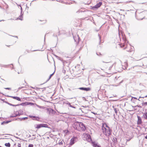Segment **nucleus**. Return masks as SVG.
<instances>
[{"mask_svg":"<svg viewBox=\"0 0 147 147\" xmlns=\"http://www.w3.org/2000/svg\"><path fill=\"white\" fill-rule=\"evenodd\" d=\"M119 36L120 41L121 42L119 44L120 47H125L124 49H126L127 51L131 52V47L130 45L127 44L128 41L126 39L125 34L122 32L121 33L119 32Z\"/></svg>","mask_w":147,"mask_h":147,"instance_id":"nucleus-1","label":"nucleus"},{"mask_svg":"<svg viewBox=\"0 0 147 147\" xmlns=\"http://www.w3.org/2000/svg\"><path fill=\"white\" fill-rule=\"evenodd\" d=\"M73 126L74 129L79 131H84L86 129L85 126L82 122H76L73 124Z\"/></svg>","mask_w":147,"mask_h":147,"instance_id":"nucleus-2","label":"nucleus"},{"mask_svg":"<svg viewBox=\"0 0 147 147\" xmlns=\"http://www.w3.org/2000/svg\"><path fill=\"white\" fill-rule=\"evenodd\" d=\"M106 128L103 125L102 127V130L103 134L106 136H109L111 134L112 131L107 125L105 124Z\"/></svg>","mask_w":147,"mask_h":147,"instance_id":"nucleus-3","label":"nucleus"},{"mask_svg":"<svg viewBox=\"0 0 147 147\" xmlns=\"http://www.w3.org/2000/svg\"><path fill=\"white\" fill-rule=\"evenodd\" d=\"M103 63H108L107 65L109 66V70H111V72L113 73H114V65L115 64V63L112 62H105V61H102Z\"/></svg>","mask_w":147,"mask_h":147,"instance_id":"nucleus-4","label":"nucleus"},{"mask_svg":"<svg viewBox=\"0 0 147 147\" xmlns=\"http://www.w3.org/2000/svg\"><path fill=\"white\" fill-rule=\"evenodd\" d=\"M46 109L47 110V113L49 115H53L56 112L50 108H46Z\"/></svg>","mask_w":147,"mask_h":147,"instance_id":"nucleus-5","label":"nucleus"},{"mask_svg":"<svg viewBox=\"0 0 147 147\" xmlns=\"http://www.w3.org/2000/svg\"><path fill=\"white\" fill-rule=\"evenodd\" d=\"M35 127L37 129H39L42 127H48V125L47 124L42 123L36 125Z\"/></svg>","mask_w":147,"mask_h":147,"instance_id":"nucleus-6","label":"nucleus"},{"mask_svg":"<svg viewBox=\"0 0 147 147\" xmlns=\"http://www.w3.org/2000/svg\"><path fill=\"white\" fill-rule=\"evenodd\" d=\"M73 38L75 41L76 43H78L79 41L80 38L78 35L76 34L75 35H73Z\"/></svg>","mask_w":147,"mask_h":147,"instance_id":"nucleus-7","label":"nucleus"},{"mask_svg":"<svg viewBox=\"0 0 147 147\" xmlns=\"http://www.w3.org/2000/svg\"><path fill=\"white\" fill-rule=\"evenodd\" d=\"M77 140V138L76 137L72 138L71 140V141L69 143V145L71 146L73 145L75 143V142H76Z\"/></svg>","mask_w":147,"mask_h":147,"instance_id":"nucleus-8","label":"nucleus"},{"mask_svg":"<svg viewBox=\"0 0 147 147\" xmlns=\"http://www.w3.org/2000/svg\"><path fill=\"white\" fill-rule=\"evenodd\" d=\"M102 4V3L101 2H99L98 3H97L94 6L92 7L93 9L94 10V9H97Z\"/></svg>","mask_w":147,"mask_h":147,"instance_id":"nucleus-9","label":"nucleus"},{"mask_svg":"<svg viewBox=\"0 0 147 147\" xmlns=\"http://www.w3.org/2000/svg\"><path fill=\"white\" fill-rule=\"evenodd\" d=\"M78 89L81 90H85L86 91H90L91 90L90 88L80 87Z\"/></svg>","mask_w":147,"mask_h":147,"instance_id":"nucleus-10","label":"nucleus"},{"mask_svg":"<svg viewBox=\"0 0 147 147\" xmlns=\"http://www.w3.org/2000/svg\"><path fill=\"white\" fill-rule=\"evenodd\" d=\"M134 11V12H133V13H135V17L138 20H142L143 19H144V17L143 18H137V14H136V13H137V11H135L134 10H128V11Z\"/></svg>","mask_w":147,"mask_h":147,"instance_id":"nucleus-11","label":"nucleus"},{"mask_svg":"<svg viewBox=\"0 0 147 147\" xmlns=\"http://www.w3.org/2000/svg\"><path fill=\"white\" fill-rule=\"evenodd\" d=\"M113 107L116 115H117L119 109H118L117 107L116 106H113Z\"/></svg>","mask_w":147,"mask_h":147,"instance_id":"nucleus-12","label":"nucleus"},{"mask_svg":"<svg viewBox=\"0 0 147 147\" xmlns=\"http://www.w3.org/2000/svg\"><path fill=\"white\" fill-rule=\"evenodd\" d=\"M137 117L138 118V120L137 121V124L138 125H139L142 123V121L141 117L139 116L138 115H137Z\"/></svg>","mask_w":147,"mask_h":147,"instance_id":"nucleus-13","label":"nucleus"},{"mask_svg":"<svg viewBox=\"0 0 147 147\" xmlns=\"http://www.w3.org/2000/svg\"><path fill=\"white\" fill-rule=\"evenodd\" d=\"M16 114L17 116H20V115L23 114V112L22 110H20L16 112Z\"/></svg>","mask_w":147,"mask_h":147,"instance_id":"nucleus-14","label":"nucleus"},{"mask_svg":"<svg viewBox=\"0 0 147 147\" xmlns=\"http://www.w3.org/2000/svg\"><path fill=\"white\" fill-rule=\"evenodd\" d=\"M29 117L31 118H34V119L33 120H35L36 121H38L40 119V118L38 117H36L35 116H33L32 115H30Z\"/></svg>","mask_w":147,"mask_h":147,"instance_id":"nucleus-15","label":"nucleus"},{"mask_svg":"<svg viewBox=\"0 0 147 147\" xmlns=\"http://www.w3.org/2000/svg\"><path fill=\"white\" fill-rule=\"evenodd\" d=\"M92 144L94 147H101L99 145H98V144L95 142H92Z\"/></svg>","mask_w":147,"mask_h":147,"instance_id":"nucleus-16","label":"nucleus"},{"mask_svg":"<svg viewBox=\"0 0 147 147\" xmlns=\"http://www.w3.org/2000/svg\"><path fill=\"white\" fill-rule=\"evenodd\" d=\"M9 96L10 97H11L13 98V99H16V100H18V101H20L21 100V99H20V98L19 97H17V96Z\"/></svg>","mask_w":147,"mask_h":147,"instance_id":"nucleus-17","label":"nucleus"},{"mask_svg":"<svg viewBox=\"0 0 147 147\" xmlns=\"http://www.w3.org/2000/svg\"><path fill=\"white\" fill-rule=\"evenodd\" d=\"M28 117H23L22 118H16V120H20V121H22L23 120H25L26 119H28Z\"/></svg>","mask_w":147,"mask_h":147,"instance_id":"nucleus-18","label":"nucleus"},{"mask_svg":"<svg viewBox=\"0 0 147 147\" xmlns=\"http://www.w3.org/2000/svg\"><path fill=\"white\" fill-rule=\"evenodd\" d=\"M11 121H4L3 122L1 123V125H3L5 124H7L9 123Z\"/></svg>","mask_w":147,"mask_h":147,"instance_id":"nucleus-19","label":"nucleus"},{"mask_svg":"<svg viewBox=\"0 0 147 147\" xmlns=\"http://www.w3.org/2000/svg\"><path fill=\"white\" fill-rule=\"evenodd\" d=\"M57 59L61 61L63 63V66H64V63L65 62H66V61H64L62 59H61L60 57H59V58H58Z\"/></svg>","mask_w":147,"mask_h":147,"instance_id":"nucleus-20","label":"nucleus"},{"mask_svg":"<svg viewBox=\"0 0 147 147\" xmlns=\"http://www.w3.org/2000/svg\"><path fill=\"white\" fill-rule=\"evenodd\" d=\"M36 105V106L39 108L40 109H46V107H44V106H39V105Z\"/></svg>","mask_w":147,"mask_h":147,"instance_id":"nucleus-21","label":"nucleus"},{"mask_svg":"<svg viewBox=\"0 0 147 147\" xmlns=\"http://www.w3.org/2000/svg\"><path fill=\"white\" fill-rule=\"evenodd\" d=\"M26 104L27 105H30L32 106L34 105V103L31 102H26Z\"/></svg>","mask_w":147,"mask_h":147,"instance_id":"nucleus-22","label":"nucleus"},{"mask_svg":"<svg viewBox=\"0 0 147 147\" xmlns=\"http://www.w3.org/2000/svg\"><path fill=\"white\" fill-rule=\"evenodd\" d=\"M6 103H7V104H9L10 105L12 106H18L20 105H13V104H11V103H9L8 102H6Z\"/></svg>","mask_w":147,"mask_h":147,"instance_id":"nucleus-23","label":"nucleus"},{"mask_svg":"<svg viewBox=\"0 0 147 147\" xmlns=\"http://www.w3.org/2000/svg\"><path fill=\"white\" fill-rule=\"evenodd\" d=\"M143 116L145 119H147V112L144 113L143 115Z\"/></svg>","mask_w":147,"mask_h":147,"instance_id":"nucleus-24","label":"nucleus"},{"mask_svg":"<svg viewBox=\"0 0 147 147\" xmlns=\"http://www.w3.org/2000/svg\"><path fill=\"white\" fill-rule=\"evenodd\" d=\"M8 65H2L0 64V66L2 67H7Z\"/></svg>","mask_w":147,"mask_h":147,"instance_id":"nucleus-25","label":"nucleus"},{"mask_svg":"<svg viewBox=\"0 0 147 147\" xmlns=\"http://www.w3.org/2000/svg\"><path fill=\"white\" fill-rule=\"evenodd\" d=\"M5 145L7 147H10V144L9 143H6L5 144Z\"/></svg>","mask_w":147,"mask_h":147,"instance_id":"nucleus-26","label":"nucleus"},{"mask_svg":"<svg viewBox=\"0 0 147 147\" xmlns=\"http://www.w3.org/2000/svg\"><path fill=\"white\" fill-rule=\"evenodd\" d=\"M22 14L21 13V15L20 16H19V17L17 19L21 20H23V19H22Z\"/></svg>","mask_w":147,"mask_h":147,"instance_id":"nucleus-27","label":"nucleus"},{"mask_svg":"<svg viewBox=\"0 0 147 147\" xmlns=\"http://www.w3.org/2000/svg\"><path fill=\"white\" fill-rule=\"evenodd\" d=\"M64 103L67 105H69V106H70V105H71V103H70L68 102L67 101L64 102Z\"/></svg>","mask_w":147,"mask_h":147,"instance_id":"nucleus-28","label":"nucleus"},{"mask_svg":"<svg viewBox=\"0 0 147 147\" xmlns=\"http://www.w3.org/2000/svg\"><path fill=\"white\" fill-rule=\"evenodd\" d=\"M123 81V80L121 81L120 82H119L118 83H117V85H115V84H114V85H113V86H118L121 83H122Z\"/></svg>","mask_w":147,"mask_h":147,"instance_id":"nucleus-29","label":"nucleus"},{"mask_svg":"<svg viewBox=\"0 0 147 147\" xmlns=\"http://www.w3.org/2000/svg\"><path fill=\"white\" fill-rule=\"evenodd\" d=\"M87 140L88 142H90V141L91 140V137H90V135H89L88 136V139Z\"/></svg>","mask_w":147,"mask_h":147,"instance_id":"nucleus-30","label":"nucleus"},{"mask_svg":"<svg viewBox=\"0 0 147 147\" xmlns=\"http://www.w3.org/2000/svg\"><path fill=\"white\" fill-rule=\"evenodd\" d=\"M54 73H55V72H53L52 74L50 75V76L49 77V79L47 80V81H48L49 80V79L51 78V76H52L54 74Z\"/></svg>","mask_w":147,"mask_h":147,"instance_id":"nucleus-31","label":"nucleus"},{"mask_svg":"<svg viewBox=\"0 0 147 147\" xmlns=\"http://www.w3.org/2000/svg\"><path fill=\"white\" fill-rule=\"evenodd\" d=\"M18 105H21L22 106H24V105H26V102L22 103L20 104H18Z\"/></svg>","mask_w":147,"mask_h":147,"instance_id":"nucleus-32","label":"nucleus"},{"mask_svg":"<svg viewBox=\"0 0 147 147\" xmlns=\"http://www.w3.org/2000/svg\"><path fill=\"white\" fill-rule=\"evenodd\" d=\"M17 116V115L16 113H15V115H11L10 116V117H16Z\"/></svg>","mask_w":147,"mask_h":147,"instance_id":"nucleus-33","label":"nucleus"},{"mask_svg":"<svg viewBox=\"0 0 147 147\" xmlns=\"http://www.w3.org/2000/svg\"><path fill=\"white\" fill-rule=\"evenodd\" d=\"M96 54L97 55L99 56H101L102 55L100 52H96Z\"/></svg>","mask_w":147,"mask_h":147,"instance_id":"nucleus-34","label":"nucleus"},{"mask_svg":"<svg viewBox=\"0 0 147 147\" xmlns=\"http://www.w3.org/2000/svg\"><path fill=\"white\" fill-rule=\"evenodd\" d=\"M63 140H61V142H59V145H61L63 144Z\"/></svg>","mask_w":147,"mask_h":147,"instance_id":"nucleus-35","label":"nucleus"},{"mask_svg":"<svg viewBox=\"0 0 147 147\" xmlns=\"http://www.w3.org/2000/svg\"><path fill=\"white\" fill-rule=\"evenodd\" d=\"M138 106H135L134 107L133 106V107L134 108V109L135 110H137V108H138Z\"/></svg>","mask_w":147,"mask_h":147,"instance_id":"nucleus-36","label":"nucleus"},{"mask_svg":"<svg viewBox=\"0 0 147 147\" xmlns=\"http://www.w3.org/2000/svg\"><path fill=\"white\" fill-rule=\"evenodd\" d=\"M35 135H32V137L31 138L32 140H34L36 138V137H34Z\"/></svg>","mask_w":147,"mask_h":147,"instance_id":"nucleus-37","label":"nucleus"},{"mask_svg":"<svg viewBox=\"0 0 147 147\" xmlns=\"http://www.w3.org/2000/svg\"><path fill=\"white\" fill-rule=\"evenodd\" d=\"M28 147H33V145L32 144H30L29 145Z\"/></svg>","mask_w":147,"mask_h":147,"instance_id":"nucleus-38","label":"nucleus"},{"mask_svg":"<svg viewBox=\"0 0 147 147\" xmlns=\"http://www.w3.org/2000/svg\"><path fill=\"white\" fill-rule=\"evenodd\" d=\"M62 72L64 74H65L66 72V70L65 69H64V67L63 68Z\"/></svg>","mask_w":147,"mask_h":147,"instance_id":"nucleus-39","label":"nucleus"},{"mask_svg":"<svg viewBox=\"0 0 147 147\" xmlns=\"http://www.w3.org/2000/svg\"><path fill=\"white\" fill-rule=\"evenodd\" d=\"M24 87H23V86H22V87H20L19 88H18V90H20L24 88Z\"/></svg>","mask_w":147,"mask_h":147,"instance_id":"nucleus-40","label":"nucleus"},{"mask_svg":"<svg viewBox=\"0 0 147 147\" xmlns=\"http://www.w3.org/2000/svg\"><path fill=\"white\" fill-rule=\"evenodd\" d=\"M119 77H118L117 79H116V80H115V82H118L117 81V80H119Z\"/></svg>","mask_w":147,"mask_h":147,"instance_id":"nucleus-41","label":"nucleus"},{"mask_svg":"<svg viewBox=\"0 0 147 147\" xmlns=\"http://www.w3.org/2000/svg\"><path fill=\"white\" fill-rule=\"evenodd\" d=\"M4 89L6 90H11V88H4Z\"/></svg>","mask_w":147,"mask_h":147,"instance_id":"nucleus-42","label":"nucleus"},{"mask_svg":"<svg viewBox=\"0 0 147 147\" xmlns=\"http://www.w3.org/2000/svg\"><path fill=\"white\" fill-rule=\"evenodd\" d=\"M19 6H20V9H21V14H22V7L21 5H19Z\"/></svg>","mask_w":147,"mask_h":147,"instance_id":"nucleus-43","label":"nucleus"},{"mask_svg":"<svg viewBox=\"0 0 147 147\" xmlns=\"http://www.w3.org/2000/svg\"><path fill=\"white\" fill-rule=\"evenodd\" d=\"M98 36H99V40H100V41H101V37L100 36L99 34H98Z\"/></svg>","mask_w":147,"mask_h":147,"instance_id":"nucleus-44","label":"nucleus"},{"mask_svg":"<svg viewBox=\"0 0 147 147\" xmlns=\"http://www.w3.org/2000/svg\"><path fill=\"white\" fill-rule=\"evenodd\" d=\"M18 147H21V144H20V143H18Z\"/></svg>","mask_w":147,"mask_h":147,"instance_id":"nucleus-45","label":"nucleus"},{"mask_svg":"<svg viewBox=\"0 0 147 147\" xmlns=\"http://www.w3.org/2000/svg\"><path fill=\"white\" fill-rule=\"evenodd\" d=\"M70 107H72V108H76V107L73 106H72V105H70V106H69Z\"/></svg>","mask_w":147,"mask_h":147,"instance_id":"nucleus-46","label":"nucleus"},{"mask_svg":"<svg viewBox=\"0 0 147 147\" xmlns=\"http://www.w3.org/2000/svg\"><path fill=\"white\" fill-rule=\"evenodd\" d=\"M53 36H55V37H57V34H53Z\"/></svg>","mask_w":147,"mask_h":147,"instance_id":"nucleus-47","label":"nucleus"},{"mask_svg":"<svg viewBox=\"0 0 147 147\" xmlns=\"http://www.w3.org/2000/svg\"><path fill=\"white\" fill-rule=\"evenodd\" d=\"M130 2H133V1H129L126 2L125 3H128Z\"/></svg>","mask_w":147,"mask_h":147,"instance_id":"nucleus-48","label":"nucleus"},{"mask_svg":"<svg viewBox=\"0 0 147 147\" xmlns=\"http://www.w3.org/2000/svg\"><path fill=\"white\" fill-rule=\"evenodd\" d=\"M57 35H58V36H59V35H60V32H58L57 33Z\"/></svg>","mask_w":147,"mask_h":147,"instance_id":"nucleus-49","label":"nucleus"},{"mask_svg":"<svg viewBox=\"0 0 147 147\" xmlns=\"http://www.w3.org/2000/svg\"><path fill=\"white\" fill-rule=\"evenodd\" d=\"M54 55L55 57H56L57 59L58 58H59V57H58V56H57L56 55Z\"/></svg>","mask_w":147,"mask_h":147,"instance_id":"nucleus-50","label":"nucleus"},{"mask_svg":"<svg viewBox=\"0 0 147 147\" xmlns=\"http://www.w3.org/2000/svg\"><path fill=\"white\" fill-rule=\"evenodd\" d=\"M11 36L13 37H15L16 38H18V37L17 36Z\"/></svg>","mask_w":147,"mask_h":147,"instance_id":"nucleus-51","label":"nucleus"},{"mask_svg":"<svg viewBox=\"0 0 147 147\" xmlns=\"http://www.w3.org/2000/svg\"><path fill=\"white\" fill-rule=\"evenodd\" d=\"M143 104H144L145 105H147V102H145L144 103H143Z\"/></svg>","mask_w":147,"mask_h":147,"instance_id":"nucleus-52","label":"nucleus"},{"mask_svg":"<svg viewBox=\"0 0 147 147\" xmlns=\"http://www.w3.org/2000/svg\"><path fill=\"white\" fill-rule=\"evenodd\" d=\"M16 119H14V120H17V121H20V120H16Z\"/></svg>","mask_w":147,"mask_h":147,"instance_id":"nucleus-53","label":"nucleus"},{"mask_svg":"<svg viewBox=\"0 0 147 147\" xmlns=\"http://www.w3.org/2000/svg\"><path fill=\"white\" fill-rule=\"evenodd\" d=\"M145 139H147V135L145 136Z\"/></svg>","mask_w":147,"mask_h":147,"instance_id":"nucleus-54","label":"nucleus"},{"mask_svg":"<svg viewBox=\"0 0 147 147\" xmlns=\"http://www.w3.org/2000/svg\"><path fill=\"white\" fill-rule=\"evenodd\" d=\"M98 2V1H100V0H94Z\"/></svg>","mask_w":147,"mask_h":147,"instance_id":"nucleus-55","label":"nucleus"},{"mask_svg":"<svg viewBox=\"0 0 147 147\" xmlns=\"http://www.w3.org/2000/svg\"><path fill=\"white\" fill-rule=\"evenodd\" d=\"M26 9H28L29 8V7H28L27 6H26Z\"/></svg>","mask_w":147,"mask_h":147,"instance_id":"nucleus-56","label":"nucleus"},{"mask_svg":"<svg viewBox=\"0 0 147 147\" xmlns=\"http://www.w3.org/2000/svg\"><path fill=\"white\" fill-rule=\"evenodd\" d=\"M5 21V20H0V22H1V21Z\"/></svg>","mask_w":147,"mask_h":147,"instance_id":"nucleus-57","label":"nucleus"},{"mask_svg":"<svg viewBox=\"0 0 147 147\" xmlns=\"http://www.w3.org/2000/svg\"><path fill=\"white\" fill-rule=\"evenodd\" d=\"M40 99H41L42 100H43V101H45V100H44L43 99V98H40Z\"/></svg>","mask_w":147,"mask_h":147,"instance_id":"nucleus-58","label":"nucleus"},{"mask_svg":"<svg viewBox=\"0 0 147 147\" xmlns=\"http://www.w3.org/2000/svg\"><path fill=\"white\" fill-rule=\"evenodd\" d=\"M31 136V135H29V136L28 137V138L30 137Z\"/></svg>","mask_w":147,"mask_h":147,"instance_id":"nucleus-59","label":"nucleus"},{"mask_svg":"<svg viewBox=\"0 0 147 147\" xmlns=\"http://www.w3.org/2000/svg\"><path fill=\"white\" fill-rule=\"evenodd\" d=\"M130 140V139H128V140H127V141H129Z\"/></svg>","mask_w":147,"mask_h":147,"instance_id":"nucleus-60","label":"nucleus"},{"mask_svg":"<svg viewBox=\"0 0 147 147\" xmlns=\"http://www.w3.org/2000/svg\"><path fill=\"white\" fill-rule=\"evenodd\" d=\"M45 38H44V41H45Z\"/></svg>","mask_w":147,"mask_h":147,"instance_id":"nucleus-61","label":"nucleus"},{"mask_svg":"<svg viewBox=\"0 0 147 147\" xmlns=\"http://www.w3.org/2000/svg\"><path fill=\"white\" fill-rule=\"evenodd\" d=\"M43 89H44V90H45V89H46V88H43Z\"/></svg>","mask_w":147,"mask_h":147,"instance_id":"nucleus-62","label":"nucleus"},{"mask_svg":"<svg viewBox=\"0 0 147 147\" xmlns=\"http://www.w3.org/2000/svg\"><path fill=\"white\" fill-rule=\"evenodd\" d=\"M145 97H147V95H146V96H145Z\"/></svg>","mask_w":147,"mask_h":147,"instance_id":"nucleus-63","label":"nucleus"},{"mask_svg":"<svg viewBox=\"0 0 147 147\" xmlns=\"http://www.w3.org/2000/svg\"><path fill=\"white\" fill-rule=\"evenodd\" d=\"M7 46H8V47H10V45Z\"/></svg>","mask_w":147,"mask_h":147,"instance_id":"nucleus-64","label":"nucleus"}]
</instances>
